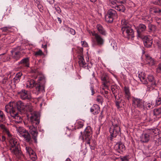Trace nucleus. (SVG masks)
<instances>
[{
    "instance_id": "1",
    "label": "nucleus",
    "mask_w": 161,
    "mask_h": 161,
    "mask_svg": "<svg viewBox=\"0 0 161 161\" xmlns=\"http://www.w3.org/2000/svg\"><path fill=\"white\" fill-rule=\"evenodd\" d=\"M40 115L39 113L34 112L31 114V116L30 117V120L34 128L30 132L32 136V138L35 143H37V136L38 134V132L36 129L40 123Z\"/></svg>"
},
{
    "instance_id": "2",
    "label": "nucleus",
    "mask_w": 161,
    "mask_h": 161,
    "mask_svg": "<svg viewBox=\"0 0 161 161\" xmlns=\"http://www.w3.org/2000/svg\"><path fill=\"white\" fill-rule=\"evenodd\" d=\"M158 132V129H147L144 133L142 135L140 141L142 143H147L150 139L156 141L157 140V136L156 134Z\"/></svg>"
},
{
    "instance_id": "3",
    "label": "nucleus",
    "mask_w": 161,
    "mask_h": 161,
    "mask_svg": "<svg viewBox=\"0 0 161 161\" xmlns=\"http://www.w3.org/2000/svg\"><path fill=\"white\" fill-rule=\"evenodd\" d=\"M9 142L10 144V150L11 153L15 154L17 157H20L22 155V152L20 147V145L18 143L17 139L11 136L9 137Z\"/></svg>"
},
{
    "instance_id": "4",
    "label": "nucleus",
    "mask_w": 161,
    "mask_h": 161,
    "mask_svg": "<svg viewBox=\"0 0 161 161\" xmlns=\"http://www.w3.org/2000/svg\"><path fill=\"white\" fill-rule=\"evenodd\" d=\"M112 125L109 130L110 133L109 139L112 142L113 141L114 138L116 137L117 135L120 134V128L118 120L114 119L113 121H112Z\"/></svg>"
},
{
    "instance_id": "5",
    "label": "nucleus",
    "mask_w": 161,
    "mask_h": 161,
    "mask_svg": "<svg viewBox=\"0 0 161 161\" xmlns=\"http://www.w3.org/2000/svg\"><path fill=\"white\" fill-rule=\"evenodd\" d=\"M10 106H11V108L13 107L15 109V111L17 110L18 112L21 113H24L26 110V108L27 107H30L29 110V111L32 112L33 110L31 105H29L27 106L21 101H18L16 103H12V105H11V104H10Z\"/></svg>"
},
{
    "instance_id": "6",
    "label": "nucleus",
    "mask_w": 161,
    "mask_h": 161,
    "mask_svg": "<svg viewBox=\"0 0 161 161\" xmlns=\"http://www.w3.org/2000/svg\"><path fill=\"white\" fill-rule=\"evenodd\" d=\"M23 50L20 46H18L12 49L10 52L11 56L15 61H17L19 59L22 57L21 51Z\"/></svg>"
},
{
    "instance_id": "7",
    "label": "nucleus",
    "mask_w": 161,
    "mask_h": 161,
    "mask_svg": "<svg viewBox=\"0 0 161 161\" xmlns=\"http://www.w3.org/2000/svg\"><path fill=\"white\" fill-rule=\"evenodd\" d=\"M5 111L7 113H9L10 115L13 118L17 120V122H20L22 119L21 117L18 114L19 112H16L13 107H12L11 106H6L5 107Z\"/></svg>"
},
{
    "instance_id": "8",
    "label": "nucleus",
    "mask_w": 161,
    "mask_h": 161,
    "mask_svg": "<svg viewBox=\"0 0 161 161\" xmlns=\"http://www.w3.org/2000/svg\"><path fill=\"white\" fill-rule=\"evenodd\" d=\"M118 15L116 12L112 9H109L107 12L105 16L106 22L109 23H112L113 20L117 17Z\"/></svg>"
},
{
    "instance_id": "9",
    "label": "nucleus",
    "mask_w": 161,
    "mask_h": 161,
    "mask_svg": "<svg viewBox=\"0 0 161 161\" xmlns=\"http://www.w3.org/2000/svg\"><path fill=\"white\" fill-rule=\"evenodd\" d=\"M122 33L123 36L128 39L133 38L134 37V32L133 29L129 27L121 28V31Z\"/></svg>"
},
{
    "instance_id": "10",
    "label": "nucleus",
    "mask_w": 161,
    "mask_h": 161,
    "mask_svg": "<svg viewBox=\"0 0 161 161\" xmlns=\"http://www.w3.org/2000/svg\"><path fill=\"white\" fill-rule=\"evenodd\" d=\"M92 133L91 127L90 126H88L85 129L82 135L83 139H85L86 143L88 144H90V140L92 137Z\"/></svg>"
},
{
    "instance_id": "11",
    "label": "nucleus",
    "mask_w": 161,
    "mask_h": 161,
    "mask_svg": "<svg viewBox=\"0 0 161 161\" xmlns=\"http://www.w3.org/2000/svg\"><path fill=\"white\" fill-rule=\"evenodd\" d=\"M132 104L135 107H137L142 110L144 109V101L142 99L133 97L132 99Z\"/></svg>"
},
{
    "instance_id": "12",
    "label": "nucleus",
    "mask_w": 161,
    "mask_h": 161,
    "mask_svg": "<svg viewBox=\"0 0 161 161\" xmlns=\"http://www.w3.org/2000/svg\"><path fill=\"white\" fill-rule=\"evenodd\" d=\"M136 29L137 33V36L141 38L144 37L143 34L146 30V26L143 24L140 23L136 27Z\"/></svg>"
},
{
    "instance_id": "13",
    "label": "nucleus",
    "mask_w": 161,
    "mask_h": 161,
    "mask_svg": "<svg viewBox=\"0 0 161 161\" xmlns=\"http://www.w3.org/2000/svg\"><path fill=\"white\" fill-rule=\"evenodd\" d=\"M18 93L20 98L22 100H27L30 101L32 98L31 93L25 89H22L20 92H18Z\"/></svg>"
},
{
    "instance_id": "14",
    "label": "nucleus",
    "mask_w": 161,
    "mask_h": 161,
    "mask_svg": "<svg viewBox=\"0 0 161 161\" xmlns=\"http://www.w3.org/2000/svg\"><path fill=\"white\" fill-rule=\"evenodd\" d=\"M19 65H21L20 66V68L23 67L28 68L30 67V59L29 58L27 57L24 58L18 62Z\"/></svg>"
},
{
    "instance_id": "15",
    "label": "nucleus",
    "mask_w": 161,
    "mask_h": 161,
    "mask_svg": "<svg viewBox=\"0 0 161 161\" xmlns=\"http://www.w3.org/2000/svg\"><path fill=\"white\" fill-rule=\"evenodd\" d=\"M114 148L118 152L120 153L125 150V146L122 142H117L115 145Z\"/></svg>"
},
{
    "instance_id": "16",
    "label": "nucleus",
    "mask_w": 161,
    "mask_h": 161,
    "mask_svg": "<svg viewBox=\"0 0 161 161\" xmlns=\"http://www.w3.org/2000/svg\"><path fill=\"white\" fill-rule=\"evenodd\" d=\"M45 85V84H43V83H41L38 82L35 83L34 87H35L37 91L40 92H43L44 91Z\"/></svg>"
},
{
    "instance_id": "17",
    "label": "nucleus",
    "mask_w": 161,
    "mask_h": 161,
    "mask_svg": "<svg viewBox=\"0 0 161 161\" xmlns=\"http://www.w3.org/2000/svg\"><path fill=\"white\" fill-rule=\"evenodd\" d=\"M142 39H143V43L145 47L147 48L150 47L153 43L152 39H150L149 38L146 36H144V37Z\"/></svg>"
},
{
    "instance_id": "18",
    "label": "nucleus",
    "mask_w": 161,
    "mask_h": 161,
    "mask_svg": "<svg viewBox=\"0 0 161 161\" xmlns=\"http://www.w3.org/2000/svg\"><path fill=\"white\" fill-rule=\"evenodd\" d=\"M111 89L113 94L115 98L119 94L120 90L116 86L112 85L111 86Z\"/></svg>"
},
{
    "instance_id": "19",
    "label": "nucleus",
    "mask_w": 161,
    "mask_h": 161,
    "mask_svg": "<svg viewBox=\"0 0 161 161\" xmlns=\"http://www.w3.org/2000/svg\"><path fill=\"white\" fill-rule=\"evenodd\" d=\"M147 85V91L150 92L153 90H155L157 92L158 94H159L158 92L156 89L157 84L156 82H154V83H148Z\"/></svg>"
},
{
    "instance_id": "20",
    "label": "nucleus",
    "mask_w": 161,
    "mask_h": 161,
    "mask_svg": "<svg viewBox=\"0 0 161 161\" xmlns=\"http://www.w3.org/2000/svg\"><path fill=\"white\" fill-rule=\"evenodd\" d=\"M124 91L125 92V99H127L128 101H129L130 99L131 95L129 88L125 86L124 88Z\"/></svg>"
},
{
    "instance_id": "21",
    "label": "nucleus",
    "mask_w": 161,
    "mask_h": 161,
    "mask_svg": "<svg viewBox=\"0 0 161 161\" xmlns=\"http://www.w3.org/2000/svg\"><path fill=\"white\" fill-rule=\"evenodd\" d=\"M100 111L99 107L97 104H94L91 108V112L93 113L94 114H97Z\"/></svg>"
},
{
    "instance_id": "22",
    "label": "nucleus",
    "mask_w": 161,
    "mask_h": 161,
    "mask_svg": "<svg viewBox=\"0 0 161 161\" xmlns=\"http://www.w3.org/2000/svg\"><path fill=\"white\" fill-rule=\"evenodd\" d=\"M22 136L24 138L26 142L30 143H31L32 142V139L28 131L25 132V133Z\"/></svg>"
},
{
    "instance_id": "23",
    "label": "nucleus",
    "mask_w": 161,
    "mask_h": 161,
    "mask_svg": "<svg viewBox=\"0 0 161 161\" xmlns=\"http://www.w3.org/2000/svg\"><path fill=\"white\" fill-rule=\"evenodd\" d=\"M79 59L78 63L80 67H86V63L83 58V55H80L78 56Z\"/></svg>"
},
{
    "instance_id": "24",
    "label": "nucleus",
    "mask_w": 161,
    "mask_h": 161,
    "mask_svg": "<svg viewBox=\"0 0 161 161\" xmlns=\"http://www.w3.org/2000/svg\"><path fill=\"white\" fill-rule=\"evenodd\" d=\"M108 76L106 75H103L101 77V79L103 82V85L104 86L106 87H108Z\"/></svg>"
},
{
    "instance_id": "25",
    "label": "nucleus",
    "mask_w": 161,
    "mask_h": 161,
    "mask_svg": "<svg viewBox=\"0 0 161 161\" xmlns=\"http://www.w3.org/2000/svg\"><path fill=\"white\" fill-rule=\"evenodd\" d=\"M96 27L97 30L100 34L103 36H105L106 35V32L101 25L97 24Z\"/></svg>"
},
{
    "instance_id": "26",
    "label": "nucleus",
    "mask_w": 161,
    "mask_h": 161,
    "mask_svg": "<svg viewBox=\"0 0 161 161\" xmlns=\"http://www.w3.org/2000/svg\"><path fill=\"white\" fill-rule=\"evenodd\" d=\"M112 7L118 11L122 12H124L126 9L125 7L122 5H116L115 6H112Z\"/></svg>"
},
{
    "instance_id": "27",
    "label": "nucleus",
    "mask_w": 161,
    "mask_h": 161,
    "mask_svg": "<svg viewBox=\"0 0 161 161\" xmlns=\"http://www.w3.org/2000/svg\"><path fill=\"white\" fill-rule=\"evenodd\" d=\"M96 41L97 42V45L98 46H102L104 43L103 39L98 35H97L95 38Z\"/></svg>"
},
{
    "instance_id": "28",
    "label": "nucleus",
    "mask_w": 161,
    "mask_h": 161,
    "mask_svg": "<svg viewBox=\"0 0 161 161\" xmlns=\"http://www.w3.org/2000/svg\"><path fill=\"white\" fill-rule=\"evenodd\" d=\"M22 75V73L21 72H19L17 73L13 79V80L15 83H18L21 78V76Z\"/></svg>"
},
{
    "instance_id": "29",
    "label": "nucleus",
    "mask_w": 161,
    "mask_h": 161,
    "mask_svg": "<svg viewBox=\"0 0 161 161\" xmlns=\"http://www.w3.org/2000/svg\"><path fill=\"white\" fill-rule=\"evenodd\" d=\"M0 127L3 130V132L6 133L8 137L11 136H12L10 134L8 130L7 129L4 125L3 124H0Z\"/></svg>"
},
{
    "instance_id": "30",
    "label": "nucleus",
    "mask_w": 161,
    "mask_h": 161,
    "mask_svg": "<svg viewBox=\"0 0 161 161\" xmlns=\"http://www.w3.org/2000/svg\"><path fill=\"white\" fill-rule=\"evenodd\" d=\"M114 102L116 107L118 109H119L124 106V101L122 99H121V100L118 101H114Z\"/></svg>"
},
{
    "instance_id": "31",
    "label": "nucleus",
    "mask_w": 161,
    "mask_h": 161,
    "mask_svg": "<svg viewBox=\"0 0 161 161\" xmlns=\"http://www.w3.org/2000/svg\"><path fill=\"white\" fill-rule=\"evenodd\" d=\"M157 27L154 25L152 24L151 23L149 24L148 25V29L149 32H154L156 31Z\"/></svg>"
},
{
    "instance_id": "32",
    "label": "nucleus",
    "mask_w": 161,
    "mask_h": 161,
    "mask_svg": "<svg viewBox=\"0 0 161 161\" xmlns=\"http://www.w3.org/2000/svg\"><path fill=\"white\" fill-rule=\"evenodd\" d=\"M121 24L123 26L121 28L129 27L130 26V25L128 21L125 19H123L121 20Z\"/></svg>"
},
{
    "instance_id": "33",
    "label": "nucleus",
    "mask_w": 161,
    "mask_h": 161,
    "mask_svg": "<svg viewBox=\"0 0 161 161\" xmlns=\"http://www.w3.org/2000/svg\"><path fill=\"white\" fill-rule=\"evenodd\" d=\"M36 82L33 80H31L27 81V86L29 87L32 88L35 86Z\"/></svg>"
},
{
    "instance_id": "34",
    "label": "nucleus",
    "mask_w": 161,
    "mask_h": 161,
    "mask_svg": "<svg viewBox=\"0 0 161 161\" xmlns=\"http://www.w3.org/2000/svg\"><path fill=\"white\" fill-rule=\"evenodd\" d=\"M158 133L155 134L156 136L158 137V139L157 141H154L155 142V143L156 145L158 146L161 145V134L160 135V134H158Z\"/></svg>"
},
{
    "instance_id": "35",
    "label": "nucleus",
    "mask_w": 161,
    "mask_h": 161,
    "mask_svg": "<svg viewBox=\"0 0 161 161\" xmlns=\"http://www.w3.org/2000/svg\"><path fill=\"white\" fill-rule=\"evenodd\" d=\"M153 114L156 116L161 115V107L158 108H155L153 110Z\"/></svg>"
},
{
    "instance_id": "36",
    "label": "nucleus",
    "mask_w": 161,
    "mask_h": 161,
    "mask_svg": "<svg viewBox=\"0 0 161 161\" xmlns=\"http://www.w3.org/2000/svg\"><path fill=\"white\" fill-rule=\"evenodd\" d=\"M6 120L5 115L0 110V123L4 122Z\"/></svg>"
},
{
    "instance_id": "37",
    "label": "nucleus",
    "mask_w": 161,
    "mask_h": 161,
    "mask_svg": "<svg viewBox=\"0 0 161 161\" xmlns=\"http://www.w3.org/2000/svg\"><path fill=\"white\" fill-rule=\"evenodd\" d=\"M147 78L148 81L149 82V83H154V82H156L154 78L153 75H148L147 76Z\"/></svg>"
},
{
    "instance_id": "38",
    "label": "nucleus",
    "mask_w": 161,
    "mask_h": 161,
    "mask_svg": "<svg viewBox=\"0 0 161 161\" xmlns=\"http://www.w3.org/2000/svg\"><path fill=\"white\" fill-rule=\"evenodd\" d=\"M29 154L31 157V158H33V160H35L37 158V156L36 155L35 152L32 149L31 152H30Z\"/></svg>"
},
{
    "instance_id": "39",
    "label": "nucleus",
    "mask_w": 161,
    "mask_h": 161,
    "mask_svg": "<svg viewBox=\"0 0 161 161\" xmlns=\"http://www.w3.org/2000/svg\"><path fill=\"white\" fill-rule=\"evenodd\" d=\"M27 131H28L22 127H19L18 129V131L22 136Z\"/></svg>"
},
{
    "instance_id": "40",
    "label": "nucleus",
    "mask_w": 161,
    "mask_h": 161,
    "mask_svg": "<svg viewBox=\"0 0 161 161\" xmlns=\"http://www.w3.org/2000/svg\"><path fill=\"white\" fill-rule=\"evenodd\" d=\"M96 100L99 103L102 105L103 101L102 97L100 95H98L97 97Z\"/></svg>"
},
{
    "instance_id": "41",
    "label": "nucleus",
    "mask_w": 161,
    "mask_h": 161,
    "mask_svg": "<svg viewBox=\"0 0 161 161\" xmlns=\"http://www.w3.org/2000/svg\"><path fill=\"white\" fill-rule=\"evenodd\" d=\"M148 149L146 150L145 152H143V154L147 157H150L152 155V152H150Z\"/></svg>"
},
{
    "instance_id": "42",
    "label": "nucleus",
    "mask_w": 161,
    "mask_h": 161,
    "mask_svg": "<svg viewBox=\"0 0 161 161\" xmlns=\"http://www.w3.org/2000/svg\"><path fill=\"white\" fill-rule=\"evenodd\" d=\"M155 142L153 141L149 144L147 146V148L148 150H151L154 148V145L155 143Z\"/></svg>"
},
{
    "instance_id": "43",
    "label": "nucleus",
    "mask_w": 161,
    "mask_h": 161,
    "mask_svg": "<svg viewBox=\"0 0 161 161\" xmlns=\"http://www.w3.org/2000/svg\"><path fill=\"white\" fill-rule=\"evenodd\" d=\"M153 12L155 13L159 14L161 12V9L157 6L153 7Z\"/></svg>"
},
{
    "instance_id": "44",
    "label": "nucleus",
    "mask_w": 161,
    "mask_h": 161,
    "mask_svg": "<svg viewBox=\"0 0 161 161\" xmlns=\"http://www.w3.org/2000/svg\"><path fill=\"white\" fill-rule=\"evenodd\" d=\"M38 82L41 83H43V84H45L46 80L45 77L43 76L40 77Z\"/></svg>"
},
{
    "instance_id": "45",
    "label": "nucleus",
    "mask_w": 161,
    "mask_h": 161,
    "mask_svg": "<svg viewBox=\"0 0 161 161\" xmlns=\"http://www.w3.org/2000/svg\"><path fill=\"white\" fill-rule=\"evenodd\" d=\"M140 81L144 84H147L148 82L147 81V79H146L145 77H143L140 78Z\"/></svg>"
},
{
    "instance_id": "46",
    "label": "nucleus",
    "mask_w": 161,
    "mask_h": 161,
    "mask_svg": "<svg viewBox=\"0 0 161 161\" xmlns=\"http://www.w3.org/2000/svg\"><path fill=\"white\" fill-rule=\"evenodd\" d=\"M43 54V53L42 51L39 50V51L35 53L34 55L35 56H42Z\"/></svg>"
},
{
    "instance_id": "47",
    "label": "nucleus",
    "mask_w": 161,
    "mask_h": 161,
    "mask_svg": "<svg viewBox=\"0 0 161 161\" xmlns=\"http://www.w3.org/2000/svg\"><path fill=\"white\" fill-rule=\"evenodd\" d=\"M128 157V156H125L123 157L120 158V159L121 161H129Z\"/></svg>"
},
{
    "instance_id": "48",
    "label": "nucleus",
    "mask_w": 161,
    "mask_h": 161,
    "mask_svg": "<svg viewBox=\"0 0 161 161\" xmlns=\"http://www.w3.org/2000/svg\"><path fill=\"white\" fill-rule=\"evenodd\" d=\"M54 8L57 11V12L58 13L60 14L61 12V10L60 7L57 5H55Z\"/></svg>"
},
{
    "instance_id": "49",
    "label": "nucleus",
    "mask_w": 161,
    "mask_h": 161,
    "mask_svg": "<svg viewBox=\"0 0 161 161\" xmlns=\"http://www.w3.org/2000/svg\"><path fill=\"white\" fill-rule=\"evenodd\" d=\"M8 29L9 28L7 27H5L0 28V30H1L3 32H6Z\"/></svg>"
},
{
    "instance_id": "50",
    "label": "nucleus",
    "mask_w": 161,
    "mask_h": 161,
    "mask_svg": "<svg viewBox=\"0 0 161 161\" xmlns=\"http://www.w3.org/2000/svg\"><path fill=\"white\" fill-rule=\"evenodd\" d=\"M157 71L158 73H161V63L158 65V67L157 68Z\"/></svg>"
},
{
    "instance_id": "51",
    "label": "nucleus",
    "mask_w": 161,
    "mask_h": 161,
    "mask_svg": "<svg viewBox=\"0 0 161 161\" xmlns=\"http://www.w3.org/2000/svg\"><path fill=\"white\" fill-rule=\"evenodd\" d=\"M145 77V73L144 72H141L138 75V77L140 79L142 77Z\"/></svg>"
},
{
    "instance_id": "52",
    "label": "nucleus",
    "mask_w": 161,
    "mask_h": 161,
    "mask_svg": "<svg viewBox=\"0 0 161 161\" xmlns=\"http://www.w3.org/2000/svg\"><path fill=\"white\" fill-rule=\"evenodd\" d=\"M78 52L80 54V55H83V48L82 47L79 48Z\"/></svg>"
},
{
    "instance_id": "53",
    "label": "nucleus",
    "mask_w": 161,
    "mask_h": 161,
    "mask_svg": "<svg viewBox=\"0 0 161 161\" xmlns=\"http://www.w3.org/2000/svg\"><path fill=\"white\" fill-rule=\"evenodd\" d=\"M156 20L157 23L159 25L161 24V19L157 17L156 18Z\"/></svg>"
},
{
    "instance_id": "54",
    "label": "nucleus",
    "mask_w": 161,
    "mask_h": 161,
    "mask_svg": "<svg viewBox=\"0 0 161 161\" xmlns=\"http://www.w3.org/2000/svg\"><path fill=\"white\" fill-rule=\"evenodd\" d=\"M153 3L156 5L160 6V0H156L154 1Z\"/></svg>"
},
{
    "instance_id": "55",
    "label": "nucleus",
    "mask_w": 161,
    "mask_h": 161,
    "mask_svg": "<svg viewBox=\"0 0 161 161\" xmlns=\"http://www.w3.org/2000/svg\"><path fill=\"white\" fill-rule=\"evenodd\" d=\"M117 3L121 4H124L126 3L125 0H117Z\"/></svg>"
},
{
    "instance_id": "56",
    "label": "nucleus",
    "mask_w": 161,
    "mask_h": 161,
    "mask_svg": "<svg viewBox=\"0 0 161 161\" xmlns=\"http://www.w3.org/2000/svg\"><path fill=\"white\" fill-rule=\"evenodd\" d=\"M156 103L157 104H160L161 103V97L158 98L157 100H156Z\"/></svg>"
},
{
    "instance_id": "57",
    "label": "nucleus",
    "mask_w": 161,
    "mask_h": 161,
    "mask_svg": "<svg viewBox=\"0 0 161 161\" xmlns=\"http://www.w3.org/2000/svg\"><path fill=\"white\" fill-rule=\"evenodd\" d=\"M121 95H119L117 96H116V98H115V100L114 101H118L120 100H121L120 98H121Z\"/></svg>"
},
{
    "instance_id": "58",
    "label": "nucleus",
    "mask_w": 161,
    "mask_h": 161,
    "mask_svg": "<svg viewBox=\"0 0 161 161\" xmlns=\"http://www.w3.org/2000/svg\"><path fill=\"white\" fill-rule=\"evenodd\" d=\"M70 33L73 35H75V31L74 30L72 29H70Z\"/></svg>"
},
{
    "instance_id": "59",
    "label": "nucleus",
    "mask_w": 161,
    "mask_h": 161,
    "mask_svg": "<svg viewBox=\"0 0 161 161\" xmlns=\"http://www.w3.org/2000/svg\"><path fill=\"white\" fill-rule=\"evenodd\" d=\"M26 149L27 151V152L29 154L30 153V152H31V151L32 150L31 148L30 147H26Z\"/></svg>"
},
{
    "instance_id": "60",
    "label": "nucleus",
    "mask_w": 161,
    "mask_h": 161,
    "mask_svg": "<svg viewBox=\"0 0 161 161\" xmlns=\"http://www.w3.org/2000/svg\"><path fill=\"white\" fill-rule=\"evenodd\" d=\"M112 4L114 5L117 3V0H110Z\"/></svg>"
},
{
    "instance_id": "61",
    "label": "nucleus",
    "mask_w": 161,
    "mask_h": 161,
    "mask_svg": "<svg viewBox=\"0 0 161 161\" xmlns=\"http://www.w3.org/2000/svg\"><path fill=\"white\" fill-rule=\"evenodd\" d=\"M83 125H84L83 124H82V123L78 125L77 128V129L81 128L83 127Z\"/></svg>"
},
{
    "instance_id": "62",
    "label": "nucleus",
    "mask_w": 161,
    "mask_h": 161,
    "mask_svg": "<svg viewBox=\"0 0 161 161\" xmlns=\"http://www.w3.org/2000/svg\"><path fill=\"white\" fill-rule=\"evenodd\" d=\"M7 81V78H3L2 81V83L3 84H5Z\"/></svg>"
},
{
    "instance_id": "63",
    "label": "nucleus",
    "mask_w": 161,
    "mask_h": 161,
    "mask_svg": "<svg viewBox=\"0 0 161 161\" xmlns=\"http://www.w3.org/2000/svg\"><path fill=\"white\" fill-rule=\"evenodd\" d=\"M90 89L92 91V95H93L95 93V92L94 89V88L92 86H91V87Z\"/></svg>"
},
{
    "instance_id": "64",
    "label": "nucleus",
    "mask_w": 161,
    "mask_h": 161,
    "mask_svg": "<svg viewBox=\"0 0 161 161\" xmlns=\"http://www.w3.org/2000/svg\"><path fill=\"white\" fill-rule=\"evenodd\" d=\"M47 2L51 4H53L54 2V0H47Z\"/></svg>"
}]
</instances>
